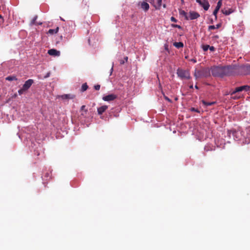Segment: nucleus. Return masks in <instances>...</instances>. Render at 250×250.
Here are the masks:
<instances>
[{
    "label": "nucleus",
    "mask_w": 250,
    "mask_h": 250,
    "mask_svg": "<svg viewBox=\"0 0 250 250\" xmlns=\"http://www.w3.org/2000/svg\"><path fill=\"white\" fill-rule=\"evenodd\" d=\"M232 66H213L211 68L212 75L214 77H223L235 75Z\"/></svg>",
    "instance_id": "nucleus-1"
},
{
    "label": "nucleus",
    "mask_w": 250,
    "mask_h": 250,
    "mask_svg": "<svg viewBox=\"0 0 250 250\" xmlns=\"http://www.w3.org/2000/svg\"><path fill=\"white\" fill-rule=\"evenodd\" d=\"M235 72V74L238 73L240 75H248L250 74V65H242L241 66H232Z\"/></svg>",
    "instance_id": "nucleus-2"
},
{
    "label": "nucleus",
    "mask_w": 250,
    "mask_h": 250,
    "mask_svg": "<svg viewBox=\"0 0 250 250\" xmlns=\"http://www.w3.org/2000/svg\"><path fill=\"white\" fill-rule=\"evenodd\" d=\"M177 74L181 79L189 80L190 79V73L188 70L178 68L177 70Z\"/></svg>",
    "instance_id": "nucleus-3"
},
{
    "label": "nucleus",
    "mask_w": 250,
    "mask_h": 250,
    "mask_svg": "<svg viewBox=\"0 0 250 250\" xmlns=\"http://www.w3.org/2000/svg\"><path fill=\"white\" fill-rule=\"evenodd\" d=\"M200 14L195 11H190L188 14V16L186 17V20H193L200 17Z\"/></svg>",
    "instance_id": "nucleus-4"
},
{
    "label": "nucleus",
    "mask_w": 250,
    "mask_h": 250,
    "mask_svg": "<svg viewBox=\"0 0 250 250\" xmlns=\"http://www.w3.org/2000/svg\"><path fill=\"white\" fill-rule=\"evenodd\" d=\"M196 1L205 10L207 11L209 9L210 5L208 0H196Z\"/></svg>",
    "instance_id": "nucleus-5"
},
{
    "label": "nucleus",
    "mask_w": 250,
    "mask_h": 250,
    "mask_svg": "<svg viewBox=\"0 0 250 250\" xmlns=\"http://www.w3.org/2000/svg\"><path fill=\"white\" fill-rule=\"evenodd\" d=\"M250 87L248 85H243L240 87H237L235 88V89L232 91V94H236V93H239L242 91H247L249 90Z\"/></svg>",
    "instance_id": "nucleus-6"
},
{
    "label": "nucleus",
    "mask_w": 250,
    "mask_h": 250,
    "mask_svg": "<svg viewBox=\"0 0 250 250\" xmlns=\"http://www.w3.org/2000/svg\"><path fill=\"white\" fill-rule=\"evenodd\" d=\"M207 74H204V71H201V70H196L194 73V76L196 79H198L201 77H207L208 76V72L207 71Z\"/></svg>",
    "instance_id": "nucleus-7"
},
{
    "label": "nucleus",
    "mask_w": 250,
    "mask_h": 250,
    "mask_svg": "<svg viewBox=\"0 0 250 250\" xmlns=\"http://www.w3.org/2000/svg\"><path fill=\"white\" fill-rule=\"evenodd\" d=\"M117 98V96L114 94H109L108 95L104 96L103 100L104 101L109 102L114 100Z\"/></svg>",
    "instance_id": "nucleus-8"
},
{
    "label": "nucleus",
    "mask_w": 250,
    "mask_h": 250,
    "mask_svg": "<svg viewBox=\"0 0 250 250\" xmlns=\"http://www.w3.org/2000/svg\"><path fill=\"white\" fill-rule=\"evenodd\" d=\"M34 81L32 79H29L27 80L23 84L22 88L26 91L31 87Z\"/></svg>",
    "instance_id": "nucleus-9"
},
{
    "label": "nucleus",
    "mask_w": 250,
    "mask_h": 250,
    "mask_svg": "<svg viewBox=\"0 0 250 250\" xmlns=\"http://www.w3.org/2000/svg\"><path fill=\"white\" fill-rule=\"evenodd\" d=\"M221 5H222V1H221V0H220L218 1L217 6L213 12V14L215 16L216 20L217 19V13H218V11L219 10L220 7H221Z\"/></svg>",
    "instance_id": "nucleus-10"
},
{
    "label": "nucleus",
    "mask_w": 250,
    "mask_h": 250,
    "mask_svg": "<svg viewBox=\"0 0 250 250\" xmlns=\"http://www.w3.org/2000/svg\"><path fill=\"white\" fill-rule=\"evenodd\" d=\"M48 54L50 56H59L60 55V52L55 49H51L48 50Z\"/></svg>",
    "instance_id": "nucleus-11"
},
{
    "label": "nucleus",
    "mask_w": 250,
    "mask_h": 250,
    "mask_svg": "<svg viewBox=\"0 0 250 250\" xmlns=\"http://www.w3.org/2000/svg\"><path fill=\"white\" fill-rule=\"evenodd\" d=\"M141 8L145 11H147L149 8V4L146 1H143L140 2Z\"/></svg>",
    "instance_id": "nucleus-12"
},
{
    "label": "nucleus",
    "mask_w": 250,
    "mask_h": 250,
    "mask_svg": "<svg viewBox=\"0 0 250 250\" xmlns=\"http://www.w3.org/2000/svg\"><path fill=\"white\" fill-rule=\"evenodd\" d=\"M107 105H103L97 109V112L98 114L102 115L105 110L107 109Z\"/></svg>",
    "instance_id": "nucleus-13"
},
{
    "label": "nucleus",
    "mask_w": 250,
    "mask_h": 250,
    "mask_svg": "<svg viewBox=\"0 0 250 250\" xmlns=\"http://www.w3.org/2000/svg\"><path fill=\"white\" fill-rule=\"evenodd\" d=\"M232 94V91L231 92H230V98L232 99L237 100L241 98V96L239 94H237L236 95V94Z\"/></svg>",
    "instance_id": "nucleus-14"
},
{
    "label": "nucleus",
    "mask_w": 250,
    "mask_h": 250,
    "mask_svg": "<svg viewBox=\"0 0 250 250\" xmlns=\"http://www.w3.org/2000/svg\"><path fill=\"white\" fill-rule=\"evenodd\" d=\"M162 0H158L157 3L156 4H154V7L156 9L160 10L161 9V7L162 6Z\"/></svg>",
    "instance_id": "nucleus-15"
},
{
    "label": "nucleus",
    "mask_w": 250,
    "mask_h": 250,
    "mask_svg": "<svg viewBox=\"0 0 250 250\" xmlns=\"http://www.w3.org/2000/svg\"><path fill=\"white\" fill-rule=\"evenodd\" d=\"M202 104L205 106H210V105H213L216 102H206L204 100H202Z\"/></svg>",
    "instance_id": "nucleus-16"
},
{
    "label": "nucleus",
    "mask_w": 250,
    "mask_h": 250,
    "mask_svg": "<svg viewBox=\"0 0 250 250\" xmlns=\"http://www.w3.org/2000/svg\"><path fill=\"white\" fill-rule=\"evenodd\" d=\"M222 12L225 15H229L233 12V10L231 9H229L228 10L222 9Z\"/></svg>",
    "instance_id": "nucleus-17"
},
{
    "label": "nucleus",
    "mask_w": 250,
    "mask_h": 250,
    "mask_svg": "<svg viewBox=\"0 0 250 250\" xmlns=\"http://www.w3.org/2000/svg\"><path fill=\"white\" fill-rule=\"evenodd\" d=\"M59 29V27H57L56 29H50L48 30V33L49 34H56V33H57L58 32Z\"/></svg>",
    "instance_id": "nucleus-18"
},
{
    "label": "nucleus",
    "mask_w": 250,
    "mask_h": 250,
    "mask_svg": "<svg viewBox=\"0 0 250 250\" xmlns=\"http://www.w3.org/2000/svg\"><path fill=\"white\" fill-rule=\"evenodd\" d=\"M174 46L178 48L183 47L184 46V44L182 42H175L173 44Z\"/></svg>",
    "instance_id": "nucleus-19"
},
{
    "label": "nucleus",
    "mask_w": 250,
    "mask_h": 250,
    "mask_svg": "<svg viewBox=\"0 0 250 250\" xmlns=\"http://www.w3.org/2000/svg\"><path fill=\"white\" fill-rule=\"evenodd\" d=\"M5 80L9 81H17V78L15 76H9L5 78Z\"/></svg>",
    "instance_id": "nucleus-20"
},
{
    "label": "nucleus",
    "mask_w": 250,
    "mask_h": 250,
    "mask_svg": "<svg viewBox=\"0 0 250 250\" xmlns=\"http://www.w3.org/2000/svg\"><path fill=\"white\" fill-rule=\"evenodd\" d=\"M88 85H87L86 83H84L83 84L82 87H81V91L82 92H84L86 91L88 88Z\"/></svg>",
    "instance_id": "nucleus-21"
},
{
    "label": "nucleus",
    "mask_w": 250,
    "mask_h": 250,
    "mask_svg": "<svg viewBox=\"0 0 250 250\" xmlns=\"http://www.w3.org/2000/svg\"><path fill=\"white\" fill-rule=\"evenodd\" d=\"M62 98L63 99H72L73 97H71V95L69 94H64L62 96Z\"/></svg>",
    "instance_id": "nucleus-22"
},
{
    "label": "nucleus",
    "mask_w": 250,
    "mask_h": 250,
    "mask_svg": "<svg viewBox=\"0 0 250 250\" xmlns=\"http://www.w3.org/2000/svg\"><path fill=\"white\" fill-rule=\"evenodd\" d=\"M179 13L181 15L184 16L186 20V17L188 16V14L184 10H180Z\"/></svg>",
    "instance_id": "nucleus-23"
},
{
    "label": "nucleus",
    "mask_w": 250,
    "mask_h": 250,
    "mask_svg": "<svg viewBox=\"0 0 250 250\" xmlns=\"http://www.w3.org/2000/svg\"><path fill=\"white\" fill-rule=\"evenodd\" d=\"M84 111V114H87V109H85V105H83L81 106L80 111Z\"/></svg>",
    "instance_id": "nucleus-24"
},
{
    "label": "nucleus",
    "mask_w": 250,
    "mask_h": 250,
    "mask_svg": "<svg viewBox=\"0 0 250 250\" xmlns=\"http://www.w3.org/2000/svg\"><path fill=\"white\" fill-rule=\"evenodd\" d=\"M209 45H204L202 46V48H203V50L204 51H207L208 49H209Z\"/></svg>",
    "instance_id": "nucleus-25"
},
{
    "label": "nucleus",
    "mask_w": 250,
    "mask_h": 250,
    "mask_svg": "<svg viewBox=\"0 0 250 250\" xmlns=\"http://www.w3.org/2000/svg\"><path fill=\"white\" fill-rule=\"evenodd\" d=\"M124 59L125 60H121L120 61V62L121 64H124L125 62H126L127 61V60H128V57H125Z\"/></svg>",
    "instance_id": "nucleus-26"
},
{
    "label": "nucleus",
    "mask_w": 250,
    "mask_h": 250,
    "mask_svg": "<svg viewBox=\"0 0 250 250\" xmlns=\"http://www.w3.org/2000/svg\"><path fill=\"white\" fill-rule=\"evenodd\" d=\"M25 91H26L22 87L21 89L18 90V93L20 95H21Z\"/></svg>",
    "instance_id": "nucleus-27"
},
{
    "label": "nucleus",
    "mask_w": 250,
    "mask_h": 250,
    "mask_svg": "<svg viewBox=\"0 0 250 250\" xmlns=\"http://www.w3.org/2000/svg\"><path fill=\"white\" fill-rule=\"evenodd\" d=\"M37 16H35L34 19L32 20V21H31V24H36V20H37Z\"/></svg>",
    "instance_id": "nucleus-28"
},
{
    "label": "nucleus",
    "mask_w": 250,
    "mask_h": 250,
    "mask_svg": "<svg viewBox=\"0 0 250 250\" xmlns=\"http://www.w3.org/2000/svg\"><path fill=\"white\" fill-rule=\"evenodd\" d=\"M216 28H215V26L214 25H210L208 26V30L209 31H210L211 30H213V29H215Z\"/></svg>",
    "instance_id": "nucleus-29"
},
{
    "label": "nucleus",
    "mask_w": 250,
    "mask_h": 250,
    "mask_svg": "<svg viewBox=\"0 0 250 250\" xmlns=\"http://www.w3.org/2000/svg\"><path fill=\"white\" fill-rule=\"evenodd\" d=\"M190 110L191 111H194V112H198V113H200V111L198 109H196V108H195L194 107H192L190 109Z\"/></svg>",
    "instance_id": "nucleus-30"
},
{
    "label": "nucleus",
    "mask_w": 250,
    "mask_h": 250,
    "mask_svg": "<svg viewBox=\"0 0 250 250\" xmlns=\"http://www.w3.org/2000/svg\"><path fill=\"white\" fill-rule=\"evenodd\" d=\"M100 87H101V86L100 84H97L94 86V88L96 90H99L100 88Z\"/></svg>",
    "instance_id": "nucleus-31"
},
{
    "label": "nucleus",
    "mask_w": 250,
    "mask_h": 250,
    "mask_svg": "<svg viewBox=\"0 0 250 250\" xmlns=\"http://www.w3.org/2000/svg\"><path fill=\"white\" fill-rule=\"evenodd\" d=\"M172 26L176 28H178L179 29L181 28V26L178 24H172Z\"/></svg>",
    "instance_id": "nucleus-32"
},
{
    "label": "nucleus",
    "mask_w": 250,
    "mask_h": 250,
    "mask_svg": "<svg viewBox=\"0 0 250 250\" xmlns=\"http://www.w3.org/2000/svg\"><path fill=\"white\" fill-rule=\"evenodd\" d=\"M170 20L171 21L176 22L177 21V20L173 17H171L170 18Z\"/></svg>",
    "instance_id": "nucleus-33"
},
{
    "label": "nucleus",
    "mask_w": 250,
    "mask_h": 250,
    "mask_svg": "<svg viewBox=\"0 0 250 250\" xmlns=\"http://www.w3.org/2000/svg\"><path fill=\"white\" fill-rule=\"evenodd\" d=\"M50 173L49 172H46V173H45V174H44V176L45 177H46L47 178L48 177L50 178Z\"/></svg>",
    "instance_id": "nucleus-34"
},
{
    "label": "nucleus",
    "mask_w": 250,
    "mask_h": 250,
    "mask_svg": "<svg viewBox=\"0 0 250 250\" xmlns=\"http://www.w3.org/2000/svg\"><path fill=\"white\" fill-rule=\"evenodd\" d=\"M209 49L211 51H214L215 50V48L214 46H209Z\"/></svg>",
    "instance_id": "nucleus-35"
},
{
    "label": "nucleus",
    "mask_w": 250,
    "mask_h": 250,
    "mask_svg": "<svg viewBox=\"0 0 250 250\" xmlns=\"http://www.w3.org/2000/svg\"><path fill=\"white\" fill-rule=\"evenodd\" d=\"M164 97H165V99L166 100H167V101H168L169 102H170V103L172 102L171 100L170 99H169L167 97L165 96Z\"/></svg>",
    "instance_id": "nucleus-36"
},
{
    "label": "nucleus",
    "mask_w": 250,
    "mask_h": 250,
    "mask_svg": "<svg viewBox=\"0 0 250 250\" xmlns=\"http://www.w3.org/2000/svg\"><path fill=\"white\" fill-rule=\"evenodd\" d=\"M201 71H204V74H207V71H208V76L209 75V70H201Z\"/></svg>",
    "instance_id": "nucleus-37"
},
{
    "label": "nucleus",
    "mask_w": 250,
    "mask_h": 250,
    "mask_svg": "<svg viewBox=\"0 0 250 250\" xmlns=\"http://www.w3.org/2000/svg\"><path fill=\"white\" fill-rule=\"evenodd\" d=\"M81 115L84 117H85L86 114H84V111H81Z\"/></svg>",
    "instance_id": "nucleus-38"
},
{
    "label": "nucleus",
    "mask_w": 250,
    "mask_h": 250,
    "mask_svg": "<svg viewBox=\"0 0 250 250\" xmlns=\"http://www.w3.org/2000/svg\"><path fill=\"white\" fill-rule=\"evenodd\" d=\"M221 26V24H218L216 25V26H215V28L216 29H218L219 28H220V27Z\"/></svg>",
    "instance_id": "nucleus-39"
},
{
    "label": "nucleus",
    "mask_w": 250,
    "mask_h": 250,
    "mask_svg": "<svg viewBox=\"0 0 250 250\" xmlns=\"http://www.w3.org/2000/svg\"><path fill=\"white\" fill-rule=\"evenodd\" d=\"M151 1L150 2L153 5L154 4V0H151Z\"/></svg>",
    "instance_id": "nucleus-40"
},
{
    "label": "nucleus",
    "mask_w": 250,
    "mask_h": 250,
    "mask_svg": "<svg viewBox=\"0 0 250 250\" xmlns=\"http://www.w3.org/2000/svg\"><path fill=\"white\" fill-rule=\"evenodd\" d=\"M163 7H164V8H166V4H164L163 5Z\"/></svg>",
    "instance_id": "nucleus-41"
},
{
    "label": "nucleus",
    "mask_w": 250,
    "mask_h": 250,
    "mask_svg": "<svg viewBox=\"0 0 250 250\" xmlns=\"http://www.w3.org/2000/svg\"><path fill=\"white\" fill-rule=\"evenodd\" d=\"M112 71H113V66H112V68L111 69V72H110V75L111 74L112 72Z\"/></svg>",
    "instance_id": "nucleus-42"
},
{
    "label": "nucleus",
    "mask_w": 250,
    "mask_h": 250,
    "mask_svg": "<svg viewBox=\"0 0 250 250\" xmlns=\"http://www.w3.org/2000/svg\"><path fill=\"white\" fill-rule=\"evenodd\" d=\"M193 62H196V60H193Z\"/></svg>",
    "instance_id": "nucleus-43"
},
{
    "label": "nucleus",
    "mask_w": 250,
    "mask_h": 250,
    "mask_svg": "<svg viewBox=\"0 0 250 250\" xmlns=\"http://www.w3.org/2000/svg\"><path fill=\"white\" fill-rule=\"evenodd\" d=\"M195 88H196V89H198V86H197V85H195Z\"/></svg>",
    "instance_id": "nucleus-44"
},
{
    "label": "nucleus",
    "mask_w": 250,
    "mask_h": 250,
    "mask_svg": "<svg viewBox=\"0 0 250 250\" xmlns=\"http://www.w3.org/2000/svg\"><path fill=\"white\" fill-rule=\"evenodd\" d=\"M0 18H2V16L1 15H0Z\"/></svg>",
    "instance_id": "nucleus-45"
},
{
    "label": "nucleus",
    "mask_w": 250,
    "mask_h": 250,
    "mask_svg": "<svg viewBox=\"0 0 250 250\" xmlns=\"http://www.w3.org/2000/svg\"><path fill=\"white\" fill-rule=\"evenodd\" d=\"M16 96H17V94H15L14 95V97H16Z\"/></svg>",
    "instance_id": "nucleus-46"
},
{
    "label": "nucleus",
    "mask_w": 250,
    "mask_h": 250,
    "mask_svg": "<svg viewBox=\"0 0 250 250\" xmlns=\"http://www.w3.org/2000/svg\"><path fill=\"white\" fill-rule=\"evenodd\" d=\"M182 2H184V0H181Z\"/></svg>",
    "instance_id": "nucleus-47"
},
{
    "label": "nucleus",
    "mask_w": 250,
    "mask_h": 250,
    "mask_svg": "<svg viewBox=\"0 0 250 250\" xmlns=\"http://www.w3.org/2000/svg\"><path fill=\"white\" fill-rule=\"evenodd\" d=\"M192 87H193V86H192V85H191V86H190V88H192Z\"/></svg>",
    "instance_id": "nucleus-48"
}]
</instances>
